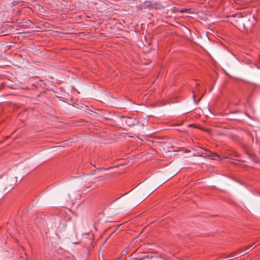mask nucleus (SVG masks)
<instances>
[{"instance_id": "obj_1", "label": "nucleus", "mask_w": 260, "mask_h": 260, "mask_svg": "<svg viewBox=\"0 0 260 260\" xmlns=\"http://www.w3.org/2000/svg\"><path fill=\"white\" fill-rule=\"evenodd\" d=\"M254 244L249 245L248 246H246L245 247H242V249H244L243 251V252H246V251L249 250V249H252L254 248Z\"/></svg>"}, {"instance_id": "obj_2", "label": "nucleus", "mask_w": 260, "mask_h": 260, "mask_svg": "<svg viewBox=\"0 0 260 260\" xmlns=\"http://www.w3.org/2000/svg\"><path fill=\"white\" fill-rule=\"evenodd\" d=\"M211 159L217 160L219 159V156L216 154L215 153H212L211 155L210 156Z\"/></svg>"}, {"instance_id": "obj_3", "label": "nucleus", "mask_w": 260, "mask_h": 260, "mask_svg": "<svg viewBox=\"0 0 260 260\" xmlns=\"http://www.w3.org/2000/svg\"><path fill=\"white\" fill-rule=\"evenodd\" d=\"M254 244H256L257 245H258L260 244V237L258 238L256 241L255 242Z\"/></svg>"}, {"instance_id": "obj_4", "label": "nucleus", "mask_w": 260, "mask_h": 260, "mask_svg": "<svg viewBox=\"0 0 260 260\" xmlns=\"http://www.w3.org/2000/svg\"><path fill=\"white\" fill-rule=\"evenodd\" d=\"M100 170H105V168H102V169H100Z\"/></svg>"}, {"instance_id": "obj_5", "label": "nucleus", "mask_w": 260, "mask_h": 260, "mask_svg": "<svg viewBox=\"0 0 260 260\" xmlns=\"http://www.w3.org/2000/svg\"><path fill=\"white\" fill-rule=\"evenodd\" d=\"M181 12H184V11L183 10H181Z\"/></svg>"}, {"instance_id": "obj_6", "label": "nucleus", "mask_w": 260, "mask_h": 260, "mask_svg": "<svg viewBox=\"0 0 260 260\" xmlns=\"http://www.w3.org/2000/svg\"><path fill=\"white\" fill-rule=\"evenodd\" d=\"M204 150L205 151H208V150H207V149H204Z\"/></svg>"}, {"instance_id": "obj_7", "label": "nucleus", "mask_w": 260, "mask_h": 260, "mask_svg": "<svg viewBox=\"0 0 260 260\" xmlns=\"http://www.w3.org/2000/svg\"><path fill=\"white\" fill-rule=\"evenodd\" d=\"M10 137L9 136H8L6 137V139H8Z\"/></svg>"}]
</instances>
